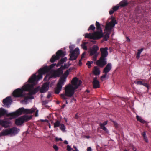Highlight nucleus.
<instances>
[{
    "label": "nucleus",
    "mask_w": 151,
    "mask_h": 151,
    "mask_svg": "<svg viewBox=\"0 0 151 151\" xmlns=\"http://www.w3.org/2000/svg\"><path fill=\"white\" fill-rule=\"evenodd\" d=\"M37 74V72L34 74L29 79L28 82L31 84H26L22 86V88H18L15 90L13 92V96L15 97L24 96L25 94L23 93L24 91H29V94L31 96L36 93L38 91L37 88H35L33 90H32V89L33 88L34 85L36 84L38 81L40 79H38V75H36Z\"/></svg>",
    "instance_id": "1"
},
{
    "label": "nucleus",
    "mask_w": 151,
    "mask_h": 151,
    "mask_svg": "<svg viewBox=\"0 0 151 151\" xmlns=\"http://www.w3.org/2000/svg\"><path fill=\"white\" fill-rule=\"evenodd\" d=\"M72 85L69 84L65 86V94H61V97L64 100H66L67 98L65 96L71 97L74 94L75 91L81 84V80H79L78 78L75 77L71 81Z\"/></svg>",
    "instance_id": "2"
},
{
    "label": "nucleus",
    "mask_w": 151,
    "mask_h": 151,
    "mask_svg": "<svg viewBox=\"0 0 151 151\" xmlns=\"http://www.w3.org/2000/svg\"><path fill=\"white\" fill-rule=\"evenodd\" d=\"M35 109L32 108L30 109H25L23 107L19 108L15 112L8 113L7 111L3 108H0V118L6 115L7 116H11L16 118L22 114L23 113L27 114H32L35 112Z\"/></svg>",
    "instance_id": "3"
},
{
    "label": "nucleus",
    "mask_w": 151,
    "mask_h": 151,
    "mask_svg": "<svg viewBox=\"0 0 151 151\" xmlns=\"http://www.w3.org/2000/svg\"><path fill=\"white\" fill-rule=\"evenodd\" d=\"M20 131V129L14 127L11 128L3 130L0 133V136H3L7 135H15L18 133Z\"/></svg>",
    "instance_id": "4"
},
{
    "label": "nucleus",
    "mask_w": 151,
    "mask_h": 151,
    "mask_svg": "<svg viewBox=\"0 0 151 151\" xmlns=\"http://www.w3.org/2000/svg\"><path fill=\"white\" fill-rule=\"evenodd\" d=\"M56 65L57 66L56 64L53 63L49 66H45L42 68H40L38 71V73H38L37 77L38 79H42L43 74H45L49 72L52 68Z\"/></svg>",
    "instance_id": "5"
},
{
    "label": "nucleus",
    "mask_w": 151,
    "mask_h": 151,
    "mask_svg": "<svg viewBox=\"0 0 151 151\" xmlns=\"http://www.w3.org/2000/svg\"><path fill=\"white\" fill-rule=\"evenodd\" d=\"M74 48V46L73 45H71L69 46V48L70 50L69 56L70 58L69 60L73 61L76 60L79 54V49L78 48H76L74 50H73Z\"/></svg>",
    "instance_id": "6"
},
{
    "label": "nucleus",
    "mask_w": 151,
    "mask_h": 151,
    "mask_svg": "<svg viewBox=\"0 0 151 151\" xmlns=\"http://www.w3.org/2000/svg\"><path fill=\"white\" fill-rule=\"evenodd\" d=\"M96 27L97 31L93 33V35L94 37V40H98L104 36L103 31L101 27L100 26V23L96 21Z\"/></svg>",
    "instance_id": "7"
},
{
    "label": "nucleus",
    "mask_w": 151,
    "mask_h": 151,
    "mask_svg": "<svg viewBox=\"0 0 151 151\" xmlns=\"http://www.w3.org/2000/svg\"><path fill=\"white\" fill-rule=\"evenodd\" d=\"M32 118V116H29L25 115L16 119L15 120V123L17 125H21L24 122L28 121Z\"/></svg>",
    "instance_id": "8"
},
{
    "label": "nucleus",
    "mask_w": 151,
    "mask_h": 151,
    "mask_svg": "<svg viewBox=\"0 0 151 151\" xmlns=\"http://www.w3.org/2000/svg\"><path fill=\"white\" fill-rule=\"evenodd\" d=\"M56 55H53L50 59V61L51 62L53 63L56 60H59L60 57H63L66 55V52L60 50L56 52Z\"/></svg>",
    "instance_id": "9"
},
{
    "label": "nucleus",
    "mask_w": 151,
    "mask_h": 151,
    "mask_svg": "<svg viewBox=\"0 0 151 151\" xmlns=\"http://www.w3.org/2000/svg\"><path fill=\"white\" fill-rule=\"evenodd\" d=\"M64 80H59L57 85L56 87L54 89L55 93L56 94H58L61 90L62 86L64 85Z\"/></svg>",
    "instance_id": "10"
},
{
    "label": "nucleus",
    "mask_w": 151,
    "mask_h": 151,
    "mask_svg": "<svg viewBox=\"0 0 151 151\" xmlns=\"http://www.w3.org/2000/svg\"><path fill=\"white\" fill-rule=\"evenodd\" d=\"M117 24L116 21L114 19H112L109 23L106 24L105 29L108 31H111L112 28Z\"/></svg>",
    "instance_id": "11"
},
{
    "label": "nucleus",
    "mask_w": 151,
    "mask_h": 151,
    "mask_svg": "<svg viewBox=\"0 0 151 151\" xmlns=\"http://www.w3.org/2000/svg\"><path fill=\"white\" fill-rule=\"evenodd\" d=\"M106 64V59L105 58L100 57L96 61L97 65L101 68L103 67Z\"/></svg>",
    "instance_id": "12"
},
{
    "label": "nucleus",
    "mask_w": 151,
    "mask_h": 151,
    "mask_svg": "<svg viewBox=\"0 0 151 151\" xmlns=\"http://www.w3.org/2000/svg\"><path fill=\"white\" fill-rule=\"evenodd\" d=\"M11 124L10 121L8 119H0V125L1 126L3 127L7 128L10 127Z\"/></svg>",
    "instance_id": "13"
},
{
    "label": "nucleus",
    "mask_w": 151,
    "mask_h": 151,
    "mask_svg": "<svg viewBox=\"0 0 151 151\" xmlns=\"http://www.w3.org/2000/svg\"><path fill=\"white\" fill-rule=\"evenodd\" d=\"M57 76H57V74L55 72L53 73H47L44 78V80L49 81L52 78H56Z\"/></svg>",
    "instance_id": "14"
},
{
    "label": "nucleus",
    "mask_w": 151,
    "mask_h": 151,
    "mask_svg": "<svg viewBox=\"0 0 151 151\" xmlns=\"http://www.w3.org/2000/svg\"><path fill=\"white\" fill-rule=\"evenodd\" d=\"M49 85V82H47L45 83L42 85V88L40 90V92L42 93H45L48 89Z\"/></svg>",
    "instance_id": "15"
},
{
    "label": "nucleus",
    "mask_w": 151,
    "mask_h": 151,
    "mask_svg": "<svg viewBox=\"0 0 151 151\" xmlns=\"http://www.w3.org/2000/svg\"><path fill=\"white\" fill-rule=\"evenodd\" d=\"M108 49L107 47L105 48H101L100 49V51L101 53V56L100 57L105 58L108 55V52L107 51Z\"/></svg>",
    "instance_id": "16"
},
{
    "label": "nucleus",
    "mask_w": 151,
    "mask_h": 151,
    "mask_svg": "<svg viewBox=\"0 0 151 151\" xmlns=\"http://www.w3.org/2000/svg\"><path fill=\"white\" fill-rule=\"evenodd\" d=\"M12 102V100L10 96L7 97L3 101V104L7 106L10 105Z\"/></svg>",
    "instance_id": "17"
},
{
    "label": "nucleus",
    "mask_w": 151,
    "mask_h": 151,
    "mask_svg": "<svg viewBox=\"0 0 151 151\" xmlns=\"http://www.w3.org/2000/svg\"><path fill=\"white\" fill-rule=\"evenodd\" d=\"M98 50L99 47L97 46H93L90 51V55L92 56L96 55L97 51Z\"/></svg>",
    "instance_id": "18"
},
{
    "label": "nucleus",
    "mask_w": 151,
    "mask_h": 151,
    "mask_svg": "<svg viewBox=\"0 0 151 151\" xmlns=\"http://www.w3.org/2000/svg\"><path fill=\"white\" fill-rule=\"evenodd\" d=\"M93 87L94 88H97L100 87L99 81L97 80V77H94L93 82Z\"/></svg>",
    "instance_id": "19"
},
{
    "label": "nucleus",
    "mask_w": 151,
    "mask_h": 151,
    "mask_svg": "<svg viewBox=\"0 0 151 151\" xmlns=\"http://www.w3.org/2000/svg\"><path fill=\"white\" fill-rule=\"evenodd\" d=\"M112 65L111 63H108L103 70V73L104 74L107 73L110 71L112 68Z\"/></svg>",
    "instance_id": "20"
},
{
    "label": "nucleus",
    "mask_w": 151,
    "mask_h": 151,
    "mask_svg": "<svg viewBox=\"0 0 151 151\" xmlns=\"http://www.w3.org/2000/svg\"><path fill=\"white\" fill-rule=\"evenodd\" d=\"M70 69H69L68 70H67L64 73V75L63 76L60 78L59 80H64V83L66 81V79L67 77L68 76L69 74V72L70 71Z\"/></svg>",
    "instance_id": "21"
},
{
    "label": "nucleus",
    "mask_w": 151,
    "mask_h": 151,
    "mask_svg": "<svg viewBox=\"0 0 151 151\" xmlns=\"http://www.w3.org/2000/svg\"><path fill=\"white\" fill-rule=\"evenodd\" d=\"M107 124V121H105L103 123H100L99 124L101 128L106 132H108V131L107 129L105 127V125H106Z\"/></svg>",
    "instance_id": "22"
},
{
    "label": "nucleus",
    "mask_w": 151,
    "mask_h": 151,
    "mask_svg": "<svg viewBox=\"0 0 151 151\" xmlns=\"http://www.w3.org/2000/svg\"><path fill=\"white\" fill-rule=\"evenodd\" d=\"M128 4L127 0H123L118 4L120 7H123L127 6Z\"/></svg>",
    "instance_id": "23"
},
{
    "label": "nucleus",
    "mask_w": 151,
    "mask_h": 151,
    "mask_svg": "<svg viewBox=\"0 0 151 151\" xmlns=\"http://www.w3.org/2000/svg\"><path fill=\"white\" fill-rule=\"evenodd\" d=\"M67 59L66 57H65L63 58H61L60 60L58 62L57 64V67H58L60 66L61 64L65 62Z\"/></svg>",
    "instance_id": "24"
},
{
    "label": "nucleus",
    "mask_w": 151,
    "mask_h": 151,
    "mask_svg": "<svg viewBox=\"0 0 151 151\" xmlns=\"http://www.w3.org/2000/svg\"><path fill=\"white\" fill-rule=\"evenodd\" d=\"M85 38H88L94 40V37L93 35V33L91 34V33H86L85 34Z\"/></svg>",
    "instance_id": "25"
},
{
    "label": "nucleus",
    "mask_w": 151,
    "mask_h": 151,
    "mask_svg": "<svg viewBox=\"0 0 151 151\" xmlns=\"http://www.w3.org/2000/svg\"><path fill=\"white\" fill-rule=\"evenodd\" d=\"M142 134L143 137V140L146 143H148L149 142V141L147 137L146 136V134L145 131H144L142 133Z\"/></svg>",
    "instance_id": "26"
},
{
    "label": "nucleus",
    "mask_w": 151,
    "mask_h": 151,
    "mask_svg": "<svg viewBox=\"0 0 151 151\" xmlns=\"http://www.w3.org/2000/svg\"><path fill=\"white\" fill-rule=\"evenodd\" d=\"M93 73L95 75H98L100 73V71L99 68L96 66L94 67Z\"/></svg>",
    "instance_id": "27"
},
{
    "label": "nucleus",
    "mask_w": 151,
    "mask_h": 151,
    "mask_svg": "<svg viewBox=\"0 0 151 151\" xmlns=\"http://www.w3.org/2000/svg\"><path fill=\"white\" fill-rule=\"evenodd\" d=\"M136 117L137 120L139 121L141 123L143 124H145L147 123V122L146 121L143 120L141 117L137 115Z\"/></svg>",
    "instance_id": "28"
},
{
    "label": "nucleus",
    "mask_w": 151,
    "mask_h": 151,
    "mask_svg": "<svg viewBox=\"0 0 151 151\" xmlns=\"http://www.w3.org/2000/svg\"><path fill=\"white\" fill-rule=\"evenodd\" d=\"M61 124L60 122L58 120H56L55 122L54 123V127L55 128L58 127H59Z\"/></svg>",
    "instance_id": "29"
},
{
    "label": "nucleus",
    "mask_w": 151,
    "mask_h": 151,
    "mask_svg": "<svg viewBox=\"0 0 151 151\" xmlns=\"http://www.w3.org/2000/svg\"><path fill=\"white\" fill-rule=\"evenodd\" d=\"M63 69H62V68L61 67L60 68L58 69L57 71H55L56 73L57 74V76H59L60 74L62 73H63Z\"/></svg>",
    "instance_id": "30"
},
{
    "label": "nucleus",
    "mask_w": 151,
    "mask_h": 151,
    "mask_svg": "<svg viewBox=\"0 0 151 151\" xmlns=\"http://www.w3.org/2000/svg\"><path fill=\"white\" fill-rule=\"evenodd\" d=\"M21 97H24V100L27 101L29 99H33L34 98L33 96L29 95L26 96H25V95L24 96H21Z\"/></svg>",
    "instance_id": "31"
},
{
    "label": "nucleus",
    "mask_w": 151,
    "mask_h": 151,
    "mask_svg": "<svg viewBox=\"0 0 151 151\" xmlns=\"http://www.w3.org/2000/svg\"><path fill=\"white\" fill-rule=\"evenodd\" d=\"M110 34L108 32L106 33L104 35V40L105 41H107L109 38Z\"/></svg>",
    "instance_id": "32"
},
{
    "label": "nucleus",
    "mask_w": 151,
    "mask_h": 151,
    "mask_svg": "<svg viewBox=\"0 0 151 151\" xmlns=\"http://www.w3.org/2000/svg\"><path fill=\"white\" fill-rule=\"evenodd\" d=\"M95 27L94 26V25L93 24L91 25L89 28L88 29V31H89L90 30H92V31H94L95 30Z\"/></svg>",
    "instance_id": "33"
},
{
    "label": "nucleus",
    "mask_w": 151,
    "mask_h": 151,
    "mask_svg": "<svg viewBox=\"0 0 151 151\" xmlns=\"http://www.w3.org/2000/svg\"><path fill=\"white\" fill-rule=\"evenodd\" d=\"M59 127L60 129H61L62 131H65V127L63 124H61Z\"/></svg>",
    "instance_id": "34"
},
{
    "label": "nucleus",
    "mask_w": 151,
    "mask_h": 151,
    "mask_svg": "<svg viewBox=\"0 0 151 151\" xmlns=\"http://www.w3.org/2000/svg\"><path fill=\"white\" fill-rule=\"evenodd\" d=\"M119 7L120 6H119V4H118L117 5H116L115 6H114L112 7V9H113L115 12L117 10L119 9Z\"/></svg>",
    "instance_id": "35"
},
{
    "label": "nucleus",
    "mask_w": 151,
    "mask_h": 151,
    "mask_svg": "<svg viewBox=\"0 0 151 151\" xmlns=\"http://www.w3.org/2000/svg\"><path fill=\"white\" fill-rule=\"evenodd\" d=\"M93 63L92 61H88L86 63V65L88 66V67L89 68L91 67V65Z\"/></svg>",
    "instance_id": "36"
},
{
    "label": "nucleus",
    "mask_w": 151,
    "mask_h": 151,
    "mask_svg": "<svg viewBox=\"0 0 151 151\" xmlns=\"http://www.w3.org/2000/svg\"><path fill=\"white\" fill-rule=\"evenodd\" d=\"M81 46L82 48L85 50H87V47L85 45V43H84L83 44L81 45Z\"/></svg>",
    "instance_id": "37"
},
{
    "label": "nucleus",
    "mask_w": 151,
    "mask_h": 151,
    "mask_svg": "<svg viewBox=\"0 0 151 151\" xmlns=\"http://www.w3.org/2000/svg\"><path fill=\"white\" fill-rule=\"evenodd\" d=\"M134 83L137 85H142L143 82L141 81H136Z\"/></svg>",
    "instance_id": "38"
},
{
    "label": "nucleus",
    "mask_w": 151,
    "mask_h": 151,
    "mask_svg": "<svg viewBox=\"0 0 151 151\" xmlns=\"http://www.w3.org/2000/svg\"><path fill=\"white\" fill-rule=\"evenodd\" d=\"M114 124L115 128H117L118 127L119 125L118 123L115 121H112Z\"/></svg>",
    "instance_id": "39"
},
{
    "label": "nucleus",
    "mask_w": 151,
    "mask_h": 151,
    "mask_svg": "<svg viewBox=\"0 0 151 151\" xmlns=\"http://www.w3.org/2000/svg\"><path fill=\"white\" fill-rule=\"evenodd\" d=\"M61 67L62 68V69H64L67 68L68 67V66L67 64H65L63 66L62 65Z\"/></svg>",
    "instance_id": "40"
},
{
    "label": "nucleus",
    "mask_w": 151,
    "mask_h": 151,
    "mask_svg": "<svg viewBox=\"0 0 151 151\" xmlns=\"http://www.w3.org/2000/svg\"><path fill=\"white\" fill-rule=\"evenodd\" d=\"M53 148L56 151H58V147L56 145H53Z\"/></svg>",
    "instance_id": "41"
},
{
    "label": "nucleus",
    "mask_w": 151,
    "mask_h": 151,
    "mask_svg": "<svg viewBox=\"0 0 151 151\" xmlns=\"http://www.w3.org/2000/svg\"><path fill=\"white\" fill-rule=\"evenodd\" d=\"M73 150V149L71 148V147L69 145H68L67 146V150L68 151H71V150Z\"/></svg>",
    "instance_id": "42"
},
{
    "label": "nucleus",
    "mask_w": 151,
    "mask_h": 151,
    "mask_svg": "<svg viewBox=\"0 0 151 151\" xmlns=\"http://www.w3.org/2000/svg\"><path fill=\"white\" fill-rule=\"evenodd\" d=\"M144 49L143 48H142L140 49H139L138 50V54H140V55L141 53L142 52L143 50Z\"/></svg>",
    "instance_id": "43"
},
{
    "label": "nucleus",
    "mask_w": 151,
    "mask_h": 151,
    "mask_svg": "<svg viewBox=\"0 0 151 151\" xmlns=\"http://www.w3.org/2000/svg\"><path fill=\"white\" fill-rule=\"evenodd\" d=\"M142 85H143L145 86L146 87H147L148 89H149V86H148V85L147 84V83H143V84H142Z\"/></svg>",
    "instance_id": "44"
},
{
    "label": "nucleus",
    "mask_w": 151,
    "mask_h": 151,
    "mask_svg": "<svg viewBox=\"0 0 151 151\" xmlns=\"http://www.w3.org/2000/svg\"><path fill=\"white\" fill-rule=\"evenodd\" d=\"M48 102V101L47 100H45L43 101L42 103V105H45L46 104H47Z\"/></svg>",
    "instance_id": "45"
},
{
    "label": "nucleus",
    "mask_w": 151,
    "mask_h": 151,
    "mask_svg": "<svg viewBox=\"0 0 151 151\" xmlns=\"http://www.w3.org/2000/svg\"><path fill=\"white\" fill-rule=\"evenodd\" d=\"M55 140L56 141H62V140L61 138H58V137H56L55 138Z\"/></svg>",
    "instance_id": "46"
},
{
    "label": "nucleus",
    "mask_w": 151,
    "mask_h": 151,
    "mask_svg": "<svg viewBox=\"0 0 151 151\" xmlns=\"http://www.w3.org/2000/svg\"><path fill=\"white\" fill-rule=\"evenodd\" d=\"M107 74V73L104 74V75L101 76V80H102L103 79L105 78L106 77Z\"/></svg>",
    "instance_id": "47"
},
{
    "label": "nucleus",
    "mask_w": 151,
    "mask_h": 151,
    "mask_svg": "<svg viewBox=\"0 0 151 151\" xmlns=\"http://www.w3.org/2000/svg\"><path fill=\"white\" fill-rule=\"evenodd\" d=\"M73 147L75 149L74 150H73V151H79V150L77 149V148L76 147V146L74 145V146H73Z\"/></svg>",
    "instance_id": "48"
},
{
    "label": "nucleus",
    "mask_w": 151,
    "mask_h": 151,
    "mask_svg": "<svg viewBox=\"0 0 151 151\" xmlns=\"http://www.w3.org/2000/svg\"><path fill=\"white\" fill-rule=\"evenodd\" d=\"M114 12L113 9H112L109 11V13L110 15H112Z\"/></svg>",
    "instance_id": "49"
},
{
    "label": "nucleus",
    "mask_w": 151,
    "mask_h": 151,
    "mask_svg": "<svg viewBox=\"0 0 151 151\" xmlns=\"http://www.w3.org/2000/svg\"><path fill=\"white\" fill-rule=\"evenodd\" d=\"M97 55H94V56L93 57V60H95L96 59Z\"/></svg>",
    "instance_id": "50"
},
{
    "label": "nucleus",
    "mask_w": 151,
    "mask_h": 151,
    "mask_svg": "<svg viewBox=\"0 0 151 151\" xmlns=\"http://www.w3.org/2000/svg\"><path fill=\"white\" fill-rule=\"evenodd\" d=\"M85 55V52H83L82 53V55H81V59H82L84 58Z\"/></svg>",
    "instance_id": "51"
},
{
    "label": "nucleus",
    "mask_w": 151,
    "mask_h": 151,
    "mask_svg": "<svg viewBox=\"0 0 151 151\" xmlns=\"http://www.w3.org/2000/svg\"><path fill=\"white\" fill-rule=\"evenodd\" d=\"M40 120L41 121H42L44 122H47V123L48 122V121L47 119H45V120L42 119V120Z\"/></svg>",
    "instance_id": "52"
},
{
    "label": "nucleus",
    "mask_w": 151,
    "mask_h": 151,
    "mask_svg": "<svg viewBox=\"0 0 151 151\" xmlns=\"http://www.w3.org/2000/svg\"><path fill=\"white\" fill-rule=\"evenodd\" d=\"M140 54H138V53H137V55H136V58L137 59H138L139 57H140Z\"/></svg>",
    "instance_id": "53"
},
{
    "label": "nucleus",
    "mask_w": 151,
    "mask_h": 151,
    "mask_svg": "<svg viewBox=\"0 0 151 151\" xmlns=\"http://www.w3.org/2000/svg\"><path fill=\"white\" fill-rule=\"evenodd\" d=\"M38 110H37V111H36L35 114V116L37 117L38 116Z\"/></svg>",
    "instance_id": "54"
},
{
    "label": "nucleus",
    "mask_w": 151,
    "mask_h": 151,
    "mask_svg": "<svg viewBox=\"0 0 151 151\" xmlns=\"http://www.w3.org/2000/svg\"><path fill=\"white\" fill-rule=\"evenodd\" d=\"M81 60H82V59H81L79 60L78 64H79V66H81L82 65V62H81Z\"/></svg>",
    "instance_id": "55"
},
{
    "label": "nucleus",
    "mask_w": 151,
    "mask_h": 151,
    "mask_svg": "<svg viewBox=\"0 0 151 151\" xmlns=\"http://www.w3.org/2000/svg\"><path fill=\"white\" fill-rule=\"evenodd\" d=\"M87 151H92V150L91 148L90 147H88L87 150Z\"/></svg>",
    "instance_id": "56"
},
{
    "label": "nucleus",
    "mask_w": 151,
    "mask_h": 151,
    "mask_svg": "<svg viewBox=\"0 0 151 151\" xmlns=\"http://www.w3.org/2000/svg\"><path fill=\"white\" fill-rule=\"evenodd\" d=\"M78 113H77L75 115V119H78Z\"/></svg>",
    "instance_id": "57"
},
{
    "label": "nucleus",
    "mask_w": 151,
    "mask_h": 151,
    "mask_svg": "<svg viewBox=\"0 0 151 151\" xmlns=\"http://www.w3.org/2000/svg\"><path fill=\"white\" fill-rule=\"evenodd\" d=\"M126 39H127V40L128 42H130V39L128 37H126Z\"/></svg>",
    "instance_id": "58"
},
{
    "label": "nucleus",
    "mask_w": 151,
    "mask_h": 151,
    "mask_svg": "<svg viewBox=\"0 0 151 151\" xmlns=\"http://www.w3.org/2000/svg\"><path fill=\"white\" fill-rule=\"evenodd\" d=\"M51 96V94H49L47 96V98H50Z\"/></svg>",
    "instance_id": "59"
},
{
    "label": "nucleus",
    "mask_w": 151,
    "mask_h": 151,
    "mask_svg": "<svg viewBox=\"0 0 151 151\" xmlns=\"http://www.w3.org/2000/svg\"><path fill=\"white\" fill-rule=\"evenodd\" d=\"M21 102L23 103V102H25L26 103H27V101L24 100H24H22L21 101Z\"/></svg>",
    "instance_id": "60"
},
{
    "label": "nucleus",
    "mask_w": 151,
    "mask_h": 151,
    "mask_svg": "<svg viewBox=\"0 0 151 151\" xmlns=\"http://www.w3.org/2000/svg\"><path fill=\"white\" fill-rule=\"evenodd\" d=\"M65 106V104H63L61 107V109H63L64 108Z\"/></svg>",
    "instance_id": "61"
},
{
    "label": "nucleus",
    "mask_w": 151,
    "mask_h": 151,
    "mask_svg": "<svg viewBox=\"0 0 151 151\" xmlns=\"http://www.w3.org/2000/svg\"><path fill=\"white\" fill-rule=\"evenodd\" d=\"M64 143L65 144H68V141L66 140H65L64 141Z\"/></svg>",
    "instance_id": "62"
},
{
    "label": "nucleus",
    "mask_w": 151,
    "mask_h": 151,
    "mask_svg": "<svg viewBox=\"0 0 151 151\" xmlns=\"http://www.w3.org/2000/svg\"><path fill=\"white\" fill-rule=\"evenodd\" d=\"M133 150H134V151H136V149L135 147H133Z\"/></svg>",
    "instance_id": "63"
},
{
    "label": "nucleus",
    "mask_w": 151,
    "mask_h": 151,
    "mask_svg": "<svg viewBox=\"0 0 151 151\" xmlns=\"http://www.w3.org/2000/svg\"><path fill=\"white\" fill-rule=\"evenodd\" d=\"M123 151H129L127 150L126 149H125L123 150Z\"/></svg>",
    "instance_id": "64"
}]
</instances>
